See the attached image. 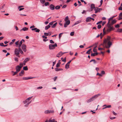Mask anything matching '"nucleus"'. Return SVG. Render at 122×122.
Instances as JSON below:
<instances>
[{"label":"nucleus","mask_w":122,"mask_h":122,"mask_svg":"<svg viewBox=\"0 0 122 122\" xmlns=\"http://www.w3.org/2000/svg\"><path fill=\"white\" fill-rule=\"evenodd\" d=\"M109 21H108V28L107 29V31L108 32H110L112 30H113V28L111 26V25L109 24Z\"/></svg>","instance_id":"obj_5"},{"label":"nucleus","mask_w":122,"mask_h":122,"mask_svg":"<svg viewBox=\"0 0 122 122\" xmlns=\"http://www.w3.org/2000/svg\"><path fill=\"white\" fill-rule=\"evenodd\" d=\"M21 68V67L20 66L18 65L16 66L15 67V69L17 72H19L20 70V69Z\"/></svg>","instance_id":"obj_10"},{"label":"nucleus","mask_w":122,"mask_h":122,"mask_svg":"<svg viewBox=\"0 0 122 122\" xmlns=\"http://www.w3.org/2000/svg\"><path fill=\"white\" fill-rule=\"evenodd\" d=\"M24 71L23 70H22L21 71V72H20L19 73V75L20 76H22V74L24 73Z\"/></svg>","instance_id":"obj_22"},{"label":"nucleus","mask_w":122,"mask_h":122,"mask_svg":"<svg viewBox=\"0 0 122 122\" xmlns=\"http://www.w3.org/2000/svg\"><path fill=\"white\" fill-rule=\"evenodd\" d=\"M63 33H61L59 34V38H60L61 36L62 35V34Z\"/></svg>","instance_id":"obj_40"},{"label":"nucleus","mask_w":122,"mask_h":122,"mask_svg":"<svg viewBox=\"0 0 122 122\" xmlns=\"http://www.w3.org/2000/svg\"><path fill=\"white\" fill-rule=\"evenodd\" d=\"M19 65H20V66L21 67V68H22L23 66V64L22 63H20Z\"/></svg>","instance_id":"obj_42"},{"label":"nucleus","mask_w":122,"mask_h":122,"mask_svg":"<svg viewBox=\"0 0 122 122\" xmlns=\"http://www.w3.org/2000/svg\"><path fill=\"white\" fill-rule=\"evenodd\" d=\"M46 114L48 113H53L54 112L53 110H46L44 112Z\"/></svg>","instance_id":"obj_7"},{"label":"nucleus","mask_w":122,"mask_h":122,"mask_svg":"<svg viewBox=\"0 0 122 122\" xmlns=\"http://www.w3.org/2000/svg\"><path fill=\"white\" fill-rule=\"evenodd\" d=\"M54 7V6L52 4H51L50 5L49 7L51 10H53L55 9Z\"/></svg>","instance_id":"obj_14"},{"label":"nucleus","mask_w":122,"mask_h":122,"mask_svg":"<svg viewBox=\"0 0 122 122\" xmlns=\"http://www.w3.org/2000/svg\"><path fill=\"white\" fill-rule=\"evenodd\" d=\"M92 61H93L94 64H95L97 63V62L95 59H92L90 61V62H91Z\"/></svg>","instance_id":"obj_26"},{"label":"nucleus","mask_w":122,"mask_h":122,"mask_svg":"<svg viewBox=\"0 0 122 122\" xmlns=\"http://www.w3.org/2000/svg\"><path fill=\"white\" fill-rule=\"evenodd\" d=\"M49 3L48 2H47L45 3V5L46 6H47L48 5H49Z\"/></svg>","instance_id":"obj_36"},{"label":"nucleus","mask_w":122,"mask_h":122,"mask_svg":"<svg viewBox=\"0 0 122 122\" xmlns=\"http://www.w3.org/2000/svg\"><path fill=\"white\" fill-rule=\"evenodd\" d=\"M57 24V23H56L54 24L52 26V28H54L56 26V25Z\"/></svg>","instance_id":"obj_31"},{"label":"nucleus","mask_w":122,"mask_h":122,"mask_svg":"<svg viewBox=\"0 0 122 122\" xmlns=\"http://www.w3.org/2000/svg\"><path fill=\"white\" fill-rule=\"evenodd\" d=\"M66 61V57L64 59H63V60H62V61H63V62H65Z\"/></svg>","instance_id":"obj_48"},{"label":"nucleus","mask_w":122,"mask_h":122,"mask_svg":"<svg viewBox=\"0 0 122 122\" xmlns=\"http://www.w3.org/2000/svg\"><path fill=\"white\" fill-rule=\"evenodd\" d=\"M69 67V65L67 64H66L65 66V68L66 69H67Z\"/></svg>","instance_id":"obj_25"},{"label":"nucleus","mask_w":122,"mask_h":122,"mask_svg":"<svg viewBox=\"0 0 122 122\" xmlns=\"http://www.w3.org/2000/svg\"><path fill=\"white\" fill-rule=\"evenodd\" d=\"M79 47L80 48H83L84 47V46L83 45H81L79 46Z\"/></svg>","instance_id":"obj_58"},{"label":"nucleus","mask_w":122,"mask_h":122,"mask_svg":"<svg viewBox=\"0 0 122 122\" xmlns=\"http://www.w3.org/2000/svg\"><path fill=\"white\" fill-rule=\"evenodd\" d=\"M91 18L90 17H88L86 18V22H88L91 21Z\"/></svg>","instance_id":"obj_15"},{"label":"nucleus","mask_w":122,"mask_h":122,"mask_svg":"<svg viewBox=\"0 0 122 122\" xmlns=\"http://www.w3.org/2000/svg\"><path fill=\"white\" fill-rule=\"evenodd\" d=\"M42 88H43L41 86L38 87L37 88V89H41Z\"/></svg>","instance_id":"obj_47"},{"label":"nucleus","mask_w":122,"mask_h":122,"mask_svg":"<svg viewBox=\"0 0 122 122\" xmlns=\"http://www.w3.org/2000/svg\"><path fill=\"white\" fill-rule=\"evenodd\" d=\"M74 32H72L70 33V35L71 36H73L74 34Z\"/></svg>","instance_id":"obj_37"},{"label":"nucleus","mask_w":122,"mask_h":122,"mask_svg":"<svg viewBox=\"0 0 122 122\" xmlns=\"http://www.w3.org/2000/svg\"><path fill=\"white\" fill-rule=\"evenodd\" d=\"M42 37L43 38H45V39H46L47 38V37L46 36H42Z\"/></svg>","instance_id":"obj_56"},{"label":"nucleus","mask_w":122,"mask_h":122,"mask_svg":"<svg viewBox=\"0 0 122 122\" xmlns=\"http://www.w3.org/2000/svg\"><path fill=\"white\" fill-rule=\"evenodd\" d=\"M24 80H28V77H23L22 78Z\"/></svg>","instance_id":"obj_38"},{"label":"nucleus","mask_w":122,"mask_h":122,"mask_svg":"<svg viewBox=\"0 0 122 122\" xmlns=\"http://www.w3.org/2000/svg\"><path fill=\"white\" fill-rule=\"evenodd\" d=\"M55 70L56 71H60L63 70V69L61 68H56L55 69Z\"/></svg>","instance_id":"obj_21"},{"label":"nucleus","mask_w":122,"mask_h":122,"mask_svg":"<svg viewBox=\"0 0 122 122\" xmlns=\"http://www.w3.org/2000/svg\"><path fill=\"white\" fill-rule=\"evenodd\" d=\"M96 15L95 14H94L92 15V16L93 17H95V16H96Z\"/></svg>","instance_id":"obj_55"},{"label":"nucleus","mask_w":122,"mask_h":122,"mask_svg":"<svg viewBox=\"0 0 122 122\" xmlns=\"http://www.w3.org/2000/svg\"><path fill=\"white\" fill-rule=\"evenodd\" d=\"M53 24V22H51L50 23H49V25H52Z\"/></svg>","instance_id":"obj_49"},{"label":"nucleus","mask_w":122,"mask_h":122,"mask_svg":"<svg viewBox=\"0 0 122 122\" xmlns=\"http://www.w3.org/2000/svg\"><path fill=\"white\" fill-rule=\"evenodd\" d=\"M116 118V117H110V119L111 120H112L114 119H115Z\"/></svg>","instance_id":"obj_52"},{"label":"nucleus","mask_w":122,"mask_h":122,"mask_svg":"<svg viewBox=\"0 0 122 122\" xmlns=\"http://www.w3.org/2000/svg\"><path fill=\"white\" fill-rule=\"evenodd\" d=\"M51 26L49 25H48L46 26L45 27V29L46 30H48L49 28Z\"/></svg>","instance_id":"obj_23"},{"label":"nucleus","mask_w":122,"mask_h":122,"mask_svg":"<svg viewBox=\"0 0 122 122\" xmlns=\"http://www.w3.org/2000/svg\"><path fill=\"white\" fill-rule=\"evenodd\" d=\"M100 95V94H98L93 96L92 98L90 99L87 100V103H89L91 102L92 101L94 100L97 97Z\"/></svg>","instance_id":"obj_3"},{"label":"nucleus","mask_w":122,"mask_h":122,"mask_svg":"<svg viewBox=\"0 0 122 122\" xmlns=\"http://www.w3.org/2000/svg\"><path fill=\"white\" fill-rule=\"evenodd\" d=\"M60 8V7L59 5H57L55 7V9L56 10H58Z\"/></svg>","instance_id":"obj_30"},{"label":"nucleus","mask_w":122,"mask_h":122,"mask_svg":"<svg viewBox=\"0 0 122 122\" xmlns=\"http://www.w3.org/2000/svg\"><path fill=\"white\" fill-rule=\"evenodd\" d=\"M57 78V76H56V77H55L54 79V81H55Z\"/></svg>","instance_id":"obj_59"},{"label":"nucleus","mask_w":122,"mask_h":122,"mask_svg":"<svg viewBox=\"0 0 122 122\" xmlns=\"http://www.w3.org/2000/svg\"><path fill=\"white\" fill-rule=\"evenodd\" d=\"M19 41H17L15 43V44L16 45H18V42H19Z\"/></svg>","instance_id":"obj_61"},{"label":"nucleus","mask_w":122,"mask_h":122,"mask_svg":"<svg viewBox=\"0 0 122 122\" xmlns=\"http://www.w3.org/2000/svg\"><path fill=\"white\" fill-rule=\"evenodd\" d=\"M109 24L111 25H112L113 24L115 23L116 22V20H113L112 22V23H110V20H109Z\"/></svg>","instance_id":"obj_13"},{"label":"nucleus","mask_w":122,"mask_h":122,"mask_svg":"<svg viewBox=\"0 0 122 122\" xmlns=\"http://www.w3.org/2000/svg\"><path fill=\"white\" fill-rule=\"evenodd\" d=\"M111 107V105H109L108 106H107L105 107V108H109Z\"/></svg>","instance_id":"obj_45"},{"label":"nucleus","mask_w":122,"mask_h":122,"mask_svg":"<svg viewBox=\"0 0 122 122\" xmlns=\"http://www.w3.org/2000/svg\"><path fill=\"white\" fill-rule=\"evenodd\" d=\"M102 19L103 20H105L106 19V18L104 17H103L102 18Z\"/></svg>","instance_id":"obj_63"},{"label":"nucleus","mask_w":122,"mask_h":122,"mask_svg":"<svg viewBox=\"0 0 122 122\" xmlns=\"http://www.w3.org/2000/svg\"><path fill=\"white\" fill-rule=\"evenodd\" d=\"M112 113L114 115H116L117 114L115 113L114 111L112 112Z\"/></svg>","instance_id":"obj_60"},{"label":"nucleus","mask_w":122,"mask_h":122,"mask_svg":"<svg viewBox=\"0 0 122 122\" xmlns=\"http://www.w3.org/2000/svg\"><path fill=\"white\" fill-rule=\"evenodd\" d=\"M32 97H30L28 98L25 101H24L23 102L24 104H25L26 103H27L25 105V107H27L30 104L31 102V101H30V102H29V101L31 100Z\"/></svg>","instance_id":"obj_2"},{"label":"nucleus","mask_w":122,"mask_h":122,"mask_svg":"<svg viewBox=\"0 0 122 122\" xmlns=\"http://www.w3.org/2000/svg\"><path fill=\"white\" fill-rule=\"evenodd\" d=\"M111 39V37L109 36H108L106 39H105L104 41V43L105 45H106L107 42L110 41Z\"/></svg>","instance_id":"obj_6"},{"label":"nucleus","mask_w":122,"mask_h":122,"mask_svg":"<svg viewBox=\"0 0 122 122\" xmlns=\"http://www.w3.org/2000/svg\"><path fill=\"white\" fill-rule=\"evenodd\" d=\"M56 122L55 120L54 119H53L51 120V122Z\"/></svg>","instance_id":"obj_64"},{"label":"nucleus","mask_w":122,"mask_h":122,"mask_svg":"<svg viewBox=\"0 0 122 122\" xmlns=\"http://www.w3.org/2000/svg\"><path fill=\"white\" fill-rule=\"evenodd\" d=\"M32 31L34 30L35 32H39L40 31V30L36 28H32L31 29Z\"/></svg>","instance_id":"obj_12"},{"label":"nucleus","mask_w":122,"mask_h":122,"mask_svg":"<svg viewBox=\"0 0 122 122\" xmlns=\"http://www.w3.org/2000/svg\"><path fill=\"white\" fill-rule=\"evenodd\" d=\"M64 20L65 22L64 25V27L65 28L67 27V25L70 23V21L69 20V18L68 16H66L64 19Z\"/></svg>","instance_id":"obj_1"},{"label":"nucleus","mask_w":122,"mask_h":122,"mask_svg":"<svg viewBox=\"0 0 122 122\" xmlns=\"http://www.w3.org/2000/svg\"><path fill=\"white\" fill-rule=\"evenodd\" d=\"M15 54L17 56H18L19 54V49H18L17 48H16L15 51Z\"/></svg>","instance_id":"obj_11"},{"label":"nucleus","mask_w":122,"mask_h":122,"mask_svg":"<svg viewBox=\"0 0 122 122\" xmlns=\"http://www.w3.org/2000/svg\"><path fill=\"white\" fill-rule=\"evenodd\" d=\"M78 3L79 4V6H80L81 5V3L80 1L78 0Z\"/></svg>","instance_id":"obj_50"},{"label":"nucleus","mask_w":122,"mask_h":122,"mask_svg":"<svg viewBox=\"0 0 122 122\" xmlns=\"http://www.w3.org/2000/svg\"><path fill=\"white\" fill-rule=\"evenodd\" d=\"M28 30V28H26V27H24L22 28V29L20 31H21L22 30H23L24 31H26Z\"/></svg>","instance_id":"obj_20"},{"label":"nucleus","mask_w":122,"mask_h":122,"mask_svg":"<svg viewBox=\"0 0 122 122\" xmlns=\"http://www.w3.org/2000/svg\"><path fill=\"white\" fill-rule=\"evenodd\" d=\"M66 7V5H64L62 7V8H65Z\"/></svg>","instance_id":"obj_54"},{"label":"nucleus","mask_w":122,"mask_h":122,"mask_svg":"<svg viewBox=\"0 0 122 122\" xmlns=\"http://www.w3.org/2000/svg\"><path fill=\"white\" fill-rule=\"evenodd\" d=\"M102 26L101 25H99L97 26V28L98 29H100L101 27Z\"/></svg>","instance_id":"obj_39"},{"label":"nucleus","mask_w":122,"mask_h":122,"mask_svg":"<svg viewBox=\"0 0 122 122\" xmlns=\"http://www.w3.org/2000/svg\"><path fill=\"white\" fill-rule=\"evenodd\" d=\"M91 50V49H90L86 52V53L87 54H90V52Z\"/></svg>","instance_id":"obj_32"},{"label":"nucleus","mask_w":122,"mask_h":122,"mask_svg":"<svg viewBox=\"0 0 122 122\" xmlns=\"http://www.w3.org/2000/svg\"><path fill=\"white\" fill-rule=\"evenodd\" d=\"M57 46V44L56 43L54 45L50 44L49 46V49L50 50H52L54 49L55 47H56Z\"/></svg>","instance_id":"obj_4"},{"label":"nucleus","mask_w":122,"mask_h":122,"mask_svg":"<svg viewBox=\"0 0 122 122\" xmlns=\"http://www.w3.org/2000/svg\"><path fill=\"white\" fill-rule=\"evenodd\" d=\"M50 42L51 44H53L54 43V41L52 40H51L50 41Z\"/></svg>","instance_id":"obj_43"},{"label":"nucleus","mask_w":122,"mask_h":122,"mask_svg":"<svg viewBox=\"0 0 122 122\" xmlns=\"http://www.w3.org/2000/svg\"><path fill=\"white\" fill-rule=\"evenodd\" d=\"M98 54V53L97 52L94 53H92L91 54V56H94L97 55Z\"/></svg>","instance_id":"obj_18"},{"label":"nucleus","mask_w":122,"mask_h":122,"mask_svg":"<svg viewBox=\"0 0 122 122\" xmlns=\"http://www.w3.org/2000/svg\"><path fill=\"white\" fill-rule=\"evenodd\" d=\"M18 72H17V71H16L14 72V73L12 75L13 76L15 75H16Z\"/></svg>","instance_id":"obj_44"},{"label":"nucleus","mask_w":122,"mask_h":122,"mask_svg":"<svg viewBox=\"0 0 122 122\" xmlns=\"http://www.w3.org/2000/svg\"><path fill=\"white\" fill-rule=\"evenodd\" d=\"M119 10H122V7H120L118 9Z\"/></svg>","instance_id":"obj_62"},{"label":"nucleus","mask_w":122,"mask_h":122,"mask_svg":"<svg viewBox=\"0 0 122 122\" xmlns=\"http://www.w3.org/2000/svg\"><path fill=\"white\" fill-rule=\"evenodd\" d=\"M15 61H18V59L17 58H15Z\"/></svg>","instance_id":"obj_53"},{"label":"nucleus","mask_w":122,"mask_h":122,"mask_svg":"<svg viewBox=\"0 0 122 122\" xmlns=\"http://www.w3.org/2000/svg\"><path fill=\"white\" fill-rule=\"evenodd\" d=\"M23 70L25 71H27L28 70V68L27 66L24 67H23Z\"/></svg>","instance_id":"obj_28"},{"label":"nucleus","mask_w":122,"mask_h":122,"mask_svg":"<svg viewBox=\"0 0 122 122\" xmlns=\"http://www.w3.org/2000/svg\"><path fill=\"white\" fill-rule=\"evenodd\" d=\"M35 27V26L34 25H33L32 26H31L30 27V28L32 29V28H34Z\"/></svg>","instance_id":"obj_57"},{"label":"nucleus","mask_w":122,"mask_h":122,"mask_svg":"<svg viewBox=\"0 0 122 122\" xmlns=\"http://www.w3.org/2000/svg\"><path fill=\"white\" fill-rule=\"evenodd\" d=\"M117 31L120 32H122V29L118 28L117 29Z\"/></svg>","instance_id":"obj_34"},{"label":"nucleus","mask_w":122,"mask_h":122,"mask_svg":"<svg viewBox=\"0 0 122 122\" xmlns=\"http://www.w3.org/2000/svg\"><path fill=\"white\" fill-rule=\"evenodd\" d=\"M19 53L20 52L21 54H23V53L21 49L20 48H19Z\"/></svg>","instance_id":"obj_27"},{"label":"nucleus","mask_w":122,"mask_h":122,"mask_svg":"<svg viewBox=\"0 0 122 122\" xmlns=\"http://www.w3.org/2000/svg\"><path fill=\"white\" fill-rule=\"evenodd\" d=\"M35 78V77H28V79H32L33 78Z\"/></svg>","instance_id":"obj_51"},{"label":"nucleus","mask_w":122,"mask_h":122,"mask_svg":"<svg viewBox=\"0 0 122 122\" xmlns=\"http://www.w3.org/2000/svg\"><path fill=\"white\" fill-rule=\"evenodd\" d=\"M91 9H94L95 7V5L93 4H92L91 5Z\"/></svg>","instance_id":"obj_29"},{"label":"nucleus","mask_w":122,"mask_h":122,"mask_svg":"<svg viewBox=\"0 0 122 122\" xmlns=\"http://www.w3.org/2000/svg\"><path fill=\"white\" fill-rule=\"evenodd\" d=\"M45 1V0H40L41 3L42 4L44 3Z\"/></svg>","instance_id":"obj_33"},{"label":"nucleus","mask_w":122,"mask_h":122,"mask_svg":"<svg viewBox=\"0 0 122 122\" xmlns=\"http://www.w3.org/2000/svg\"><path fill=\"white\" fill-rule=\"evenodd\" d=\"M30 60V58H26L24 61L25 63H26L27 61H28Z\"/></svg>","instance_id":"obj_19"},{"label":"nucleus","mask_w":122,"mask_h":122,"mask_svg":"<svg viewBox=\"0 0 122 122\" xmlns=\"http://www.w3.org/2000/svg\"><path fill=\"white\" fill-rule=\"evenodd\" d=\"M23 7V6H19V8L20 9H19V11H21V10H24V8H20L21 7Z\"/></svg>","instance_id":"obj_24"},{"label":"nucleus","mask_w":122,"mask_h":122,"mask_svg":"<svg viewBox=\"0 0 122 122\" xmlns=\"http://www.w3.org/2000/svg\"><path fill=\"white\" fill-rule=\"evenodd\" d=\"M49 33H44V35L46 36H47L49 35Z\"/></svg>","instance_id":"obj_41"},{"label":"nucleus","mask_w":122,"mask_h":122,"mask_svg":"<svg viewBox=\"0 0 122 122\" xmlns=\"http://www.w3.org/2000/svg\"><path fill=\"white\" fill-rule=\"evenodd\" d=\"M115 27L117 28L119 27V26L118 24H117L115 25Z\"/></svg>","instance_id":"obj_46"},{"label":"nucleus","mask_w":122,"mask_h":122,"mask_svg":"<svg viewBox=\"0 0 122 122\" xmlns=\"http://www.w3.org/2000/svg\"><path fill=\"white\" fill-rule=\"evenodd\" d=\"M107 46H106V47L107 48H109L112 45V43L110 41H109L107 42Z\"/></svg>","instance_id":"obj_9"},{"label":"nucleus","mask_w":122,"mask_h":122,"mask_svg":"<svg viewBox=\"0 0 122 122\" xmlns=\"http://www.w3.org/2000/svg\"><path fill=\"white\" fill-rule=\"evenodd\" d=\"M97 47V46H96L93 49V51L94 52H96L97 51V50L96 49V47Z\"/></svg>","instance_id":"obj_35"},{"label":"nucleus","mask_w":122,"mask_h":122,"mask_svg":"<svg viewBox=\"0 0 122 122\" xmlns=\"http://www.w3.org/2000/svg\"><path fill=\"white\" fill-rule=\"evenodd\" d=\"M26 46L25 44H23L21 46V48L25 52L26 51Z\"/></svg>","instance_id":"obj_8"},{"label":"nucleus","mask_w":122,"mask_h":122,"mask_svg":"<svg viewBox=\"0 0 122 122\" xmlns=\"http://www.w3.org/2000/svg\"><path fill=\"white\" fill-rule=\"evenodd\" d=\"M102 10V9L99 8L97 7V10L95 12V13H96L98 12H100V10Z\"/></svg>","instance_id":"obj_17"},{"label":"nucleus","mask_w":122,"mask_h":122,"mask_svg":"<svg viewBox=\"0 0 122 122\" xmlns=\"http://www.w3.org/2000/svg\"><path fill=\"white\" fill-rule=\"evenodd\" d=\"M62 55V52H60L57 54L56 56L57 57H59L61 56Z\"/></svg>","instance_id":"obj_16"}]
</instances>
